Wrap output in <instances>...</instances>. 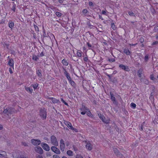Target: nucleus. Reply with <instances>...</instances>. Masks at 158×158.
<instances>
[{"label": "nucleus", "mask_w": 158, "mask_h": 158, "mask_svg": "<svg viewBox=\"0 0 158 158\" xmlns=\"http://www.w3.org/2000/svg\"><path fill=\"white\" fill-rule=\"evenodd\" d=\"M13 155L14 158H27L26 156L23 155L22 152L19 151L14 152Z\"/></svg>", "instance_id": "nucleus-1"}, {"label": "nucleus", "mask_w": 158, "mask_h": 158, "mask_svg": "<svg viewBox=\"0 0 158 158\" xmlns=\"http://www.w3.org/2000/svg\"><path fill=\"white\" fill-rule=\"evenodd\" d=\"M51 143L55 146H57L58 145V143L56 137L54 135H52L50 138Z\"/></svg>", "instance_id": "nucleus-2"}, {"label": "nucleus", "mask_w": 158, "mask_h": 158, "mask_svg": "<svg viewBox=\"0 0 158 158\" xmlns=\"http://www.w3.org/2000/svg\"><path fill=\"white\" fill-rule=\"evenodd\" d=\"M64 123L69 129L75 131L76 132H78L77 130L76 129L73 127L71 123L69 122L64 121Z\"/></svg>", "instance_id": "nucleus-3"}, {"label": "nucleus", "mask_w": 158, "mask_h": 158, "mask_svg": "<svg viewBox=\"0 0 158 158\" xmlns=\"http://www.w3.org/2000/svg\"><path fill=\"white\" fill-rule=\"evenodd\" d=\"M14 109L13 108H8L6 109L4 108L3 111V113L6 114L7 115H9L10 114H12L13 112H15Z\"/></svg>", "instance_id": "nucleus-4"}, {"label": "nucleus", "mask_w": 158, "mask_h": 158, "mask_svg": "<svg viewBox=\"0 0 158 158\" xmlns=\"http://www.w3.org/2000/svg\"><path fill=\"white\" fill-rule=\"evenodd\" d=\"M40 114L43 119L46 118L47 114L45 110L44 109H41Z\"/></svg>", "instance_id": "nucleus-5"}, {"label": "nucleus", "mask_w": 158, "mask_h": 158, "mask_svg": "<svg viewBox=\"0 0 158 158\" xmlns=\"http://www.w3.org/2000/svg\"><path fill=\"white\" fill-rule=\"evenodd\" d=\"M100 118L102 120V121L105 123H109L110 120L109 119H106L103 115L101 114H98Z\"/></svg>", "instance_id": "nucleus-6"}, {"label": "nucleus", "mask_w": 158, "mask_h": 158, "mask_svg": "<svg viewBox=\"0 0 158 158\" xmlns=\"http://www.w3.org/2000/svg\"><path fill=\"white\" fill-rule=\"evenodd\" d=\"M31 142L33 145L35 146L38 145L41 143V141L38 139H32Z\"/></svg>", "instance_id": "nucleus-7"}, {"label": "nucleus", "mask_w": 158, "mask_h": 158, "mask_svg": "<svg viewBox=\"0 0 158 158\" xmlns=\"http://www.w3.org/2000/svg\"><path fill=\"white\" fill-rule=\"evenodd\" d=\"M41 146L44 150L47 151H48L50 150L49 147L47 144L42 143H41Z\"/></svg>", "instance_id": "nucleus-8"}, {"label": "nucleus", "mask_w": 158, "mask_h": 158, "mask_svg": "<svg viewBox=\"0 0 158 158\" xmlns=\"http://www.w3.org/2000/svg\"><path fill=\"white\" fill-rule=\"evenodd\" d=\"M80 110L81 111V114L84 115L86 113V112L88 111V108L85 107L84 105H82Z\"/></svg>", "instance_id": "nucleus-9"}, {"label": "nucleus", "mask_w": 158, "mask_h": 158, "mask_svg": "<svg viewBox=\"0 0 158 158\" xmlns=\"http://www.w3.org/2000/svg\"><path fill=\"white\" fill-rule=\"evenodd\" d=\"M65 144L63 139H61L60 141V148L62 152H64V149Z\"/></svg>", "instance_id": "nucleus-10"}, {"label": "nucleus", "mask_w": 158, "mask_h": 158, "mask_svg": "<svg viewBox=\"0 0 158 158\" xmlns=\"http://www.w3.org/2000/svg\"><path fill=\"white\" fill-rule=\"evenodd\" d=\"M56 146H52L51 147V150L55 153L59 154L60 152L59 149L56 147Z\"/></svg>", "instance_id": "nucleus-11"}, {"label": "nucleus", "mask_w": 158, "mask_h": 158, "mask_svg": "<svg viewBox=\"0 0 158 158\" xmlns=\"http://www.w3.org/2000/svg\"><path fill=\"white\" fill-rule=\"evenodd\" d=\"M84 142L86 143L85 146L86 148L89 151L91 150L93 148L92 144L89 142L87 143H86L87 142L86 141H85Z\"/></svg>", "instance_id": "nucleus-12"}, {"label": "nucleus", "mask_w": 158, "mask_h": 158, "mask_svg": "<svg viewBox=\"0 0 158 158\" xmlns=\"http://www.w3.org/2000/svg\"><path fill=\"white\" fill-rule=\"evenodd\" d=\"M35 151L38 153L42 154L43 153V151L42 149L40 147L37 146L35 148Z\"/></svg>", "instance_id": "nucleus-13"}, {"label": "nucleus", "mask_w": 158, "mask_h": 158, "mask_svg": "<svg viewBox=\"0 0 158 158\" xmlns=\"http://www.w3.org/2000/svg\"><path fill=\"white\" fill-rule=\"evenodd\" d=\"M119 67L123 70H124L127 71H129L130 70V69L127 66H125L124 65L121 64L119 65Z\"/></svg>", "instance_id": "nucleus-14"}, {"label": "nucleus", "mask_w": 158, "mask_h": 158, "mask_svg": "<svg viewBox=\"0 0 158 158\" xmlns=\"http://www.w3.org/2000/svg\"><path fill=\"white\" fill-rule=\"evenodd\" d=\"M110 95L111 97V99L112 101L113 102V103L115 105H117L118 104V103L116 100L115 98L114 97V95L111 93L110 94Z\"/></svg>", "instance_id": "nucleus-15"}, {"label": "nucleus", "mask_w": 158, "mask_h": 158, "mask_svg": "<svg viewBox=\"0 0 158 158\" xmlns=\"http://www.w3.org/2000/svg\"><path fill=\"white\" fill-rule=\"evenodd\" d=\"M25 89L30 93H31L33 92V89L31 86L29 87H25Z\"/></svg>", "instance_id": "nucleus-16"}, {"label": "nucleus", "mask_w": 158, "mask_h": 158, "mask_svg": "<svg viewBox=\"0 0 158 158\" xmlns=\"http://www.w3.org/2000/svg\"><path fill=\"white\" fill-rule=\"evenodd\" d=\"M14 64L13 60L12 59H10L8 62V64L10 66L12 67L13 68Z\"/></svg>", "instance_id": "nucleus-17"}, {"label": "nucleus", "mask_w": 158, "mask_h": 158, "mask_svg": "<svg viewBox=\"0 0 158 158\" xmlns=\"http://www.w3.org/2000/svg\"><path fill=\"white\" fill-rule=\"evenodd\" d=\"M82 56V52L80 50L77 51V56L78 57H81Z\"/></svg>", "instance_id": "nucleus-18"}, {"label": "nucleus", "mask_w": 158, "mask_h": 158, "mask_svg": "<svg viewBox=\"0 0 158 158\" xmlns=\"http://www.w3.org/2000/svg\"><path fill=\"white\" fill-rule=\"evenodd\" d=\"M67 154L69 156H73V152L71 150H68L67 152Z\"/></svg>", "instance_id": "nucleus-19"}, {"label": "nucleus", "mask_w": 158, "mask_h": 158, "mask_svg": "<svg viewBox=\"0 0 158 158\" xmlns=\"http://www.w3.org/2000/svg\"><path fill=\"white\" fill-rule=\"evenodd\" d=\"M124 52L127 55H129L130 54V52L128 49H125L124 50Z\"/></svg>", "instance_id": "nucleus-20"}, {"label": "nucleus", "mask_w": 158, "mask_h": 158, "mask_svg": "<svg viewBox=\"0 0 158 158\" xmlns=\"http://www.w3.org/2000/svg\"><path fill=\"white\" fill-rule=\"evenodd\" d=\"M150 78L152 80L154 81L155 82H158V80H156V78H155L154 77L153 75H151Z\"/></svg>", "instance_id": "nucleus-21"}, {"label": "nucleus", "mask_w": 158, "mask_h": 158, "mask_svg": "<svg viewBox=\"0 0 158 158\" xmlns=\"http://www.w3.org/2000/svg\"><path fill=\"white\" fill-rule=\"evenodd\" d=\"M62 62L63 64L65 66H67L68 64V63L65 59H63Z\"/></svg>", "instance_id": "nucleus-22"}, {"label": "nucleus", "mask_w": 158, "mask_h": 158, "mask_svg": "<svg viewBox=\"0 0 158 158\" xmlns=\"http://www.w3.org/2000/svg\"><path fill=\"white\" fill-rule=\"evenodd\" d=\"M52 102L53 103H57L59 102V100L55 98H52Z\"/></svg>", "instance_id": "nucleus-23"}, {"label": "nucleus", "mask_w": 158, "mask_h": 158, "mask_svg": "<svg viewBox=\"0 0 158 158\" xmlns=\"http://www.w3.org/2000/svg\"><path fill=\"white\" fill-rule=\"evenodd\" d=\"M149 56V55L148 54H146L145 55L144 58V60L145 62H146L148 60Z\"/></svg>", "instance_id": "nucleus-24"}, {"label": "nucleus", "mask_w": 158, "mask_h": 158, "mask_svg": "<svg viewBox=\"0 0 158 158\" xmlns=\"http://www.w3.org/2000/svg\"><path fill=\"white\" fill-rule=\"evenodd\" d=\"M14 23L13 22H11L9 23V26L11 28H12L14 27Z\"/></svg>", "instance_id": "nucleus-25"}, {"label": "nucleus", "mask_w": 158, "mask_h": 158, "mask_svg": "<svg viewBox=\"0 0 158 158\" xmlns=\"http://www.w3.org/2000/svg\"><path fill=\"white\" fill-rule=\"evenodd\" d=\"M113 151L114 152V153L116 155H119V152L118 151V149L116 148H114Z\"/></svg>", "instance_id": "nucleus-26"}, {"label": "nucleus", "mask_w": 158, "mask_h": 158, "mask_svg": "<svg viewBox=\"0 0 158 158\" xmlns=\"http://www.w3.org/2000/svg\"><path fill=\"white\" fill-rule=\"evenodd\" d=\"M113 151L114 152V153L116 155H119V152L118 151V149L116 148H114Z\"/></svg>", "instance_id": "nucleus-27"}, {"label": "nucleus", "mask_w": 158, "mask_h": 158, "mask_svg": "<svg viewBox=\"0 0 158 158\" xmlns=\"http://www.w3.org/2000/svg\"><path fill=\"white\" fill-rule=\"evenodd\" d=\"M113 151L114 152V153L116 155H119V152L118 151V149L116 148H114Z\"/></svg>", "instance_id": "nucleus-28"}, {"label": "nucleus", "mask_w": 158, "mask_h": 158, "mask_svg": "<svg viewBox=\"0 0 158 158\" xmlns=\"http://www.w3.org/2000/svg\"><path fill=\"white\" fill-rule=\"evenodd\" d=\"M6 155V152L3 151H0V156H4Z\"/></svg>", "instance_id": "nucleus-29"}, {"label": "nucleus", "mask_w": 158, "mask_h": 158, "mask_svg": "<svg viewBox=\"0 0 158 158\" xmlns=\"http://www.w3.org/2000/svg\"><path fill=\"white\" fill-rule=\"evenodd\" d=\"M36 73L39 77L41 78L42 76L39 70H38L36 72Z\"/></svg>", "instance_id": "nucleus-30"}, {"label": "nucleus", "mask_w": 158, "mask_h": 158, "mask_svg": "<svg viewBox=\"0 0 158 158\" xmlns=\"http://www.w3.org/2000/svg\"><path fill=\"white\" fill-rule=\"evenodd\" d=\"M38 84L37 83L35 84H34L31 85V86H32V87L34 89H36L37 87L38 86Z\"/></svg>", "instance_id": "nucleus-31"}, {"label": "nucleus", "mask_w": 158, "mask_h": 158, "mask_svg": "<svg viewBox=\"0 0 158 158\" xmlns=\"http://www.w3.org/2000/svg\"><path fill=\"white\" fill-rule=\"evenodd\" d=\"M38 59V57L37 56L35 55H34L33 56L32 59L33 60L36 61Z\"/></svg>", "instance_id": "nucleus-32"}, {"label": "nucleus", "mask_w": 158, "mask_h": 158, "mask_svg": "<svg viewBox=\"0 0 158 158\" xmlns=\"http://www.w3.org/2000/svg\"><path fill=\"white\" fill-rule=\"evenodd\" d=\"M86 113H87V115L89 116V117H92V115L90 111L88 109V111L86 112Z\"/></svg>", "instance_id": "nucleus-33"}, {"label": "nucleus", "mask_w": 158, "mask_h": 158, "mask_svg": "<svg viewBox=\"0 0 158 158\" xmlns=\"http://www.w3.org/2000/svg\"><path fill=\"white\" fill-rule=\"evenodd\" d=\"M56 15L58 17H60L61 15V13L59 12H56Z\"/></svg>", "instance_id": "nucleus-34"}, {"label": "nucleus", "mask_w": 158, "mask_h": 158, "mask_svg": "<svg viewBox=\"0 0 158 158\" xmlns=\"http://www.w3.org/2000/svg\"><path fill=\"white\" fill-rule=\"evenodd\" d=\"M66 76L67 79H68V80L69 81H70V79H71V78L70 77L69 73Z\"/></svg>", "instance_id": "nucleus-35"}, {"label": "nucleus", "mask_w": 158, "mask_h": 158, "mask_svg": "<svg viewBox=\"0 0 158 158\" xmlns=\"http://www.w3.org/2000/svg\"><path fill=\"white\" fill-rule=\"evenodd\" d=\"M69 82L70 83V84L72 85H74L75 84L74 82L71 80V79H70V81H69Z\"/></svg>", "instance_id": "nucleus-36"}, {"label": "nucleus", "mask_w": 158, "mask_h": 158, "mask_svg": "<svg viewBox=\"0 0 158 158\" xmlns=\"http://www.w3.org/2000/svg\"><path fill=\"white\" fill-rule=\"evenodd\" d=\"M61 101L65 105H68V104L66 102H65L64 101L63 99L62 98H61Z\"/></svg>", "instance_id": "nucleus-37"}, {"label": "nucleus", "mask_w": 158, "mask_h": 158, "mask_svg": "<svg viewBox=\"0 0 158 158\" xmlns=\"http://www.w3.org/2000/svg\"><path fill=\"white\" fill-rule=\"evenodd\" d=\"M128 14L130 16H133L134 15V14L132 12L130 11L128 12Z\"/></svg>", "instance_id": "nucleus-38"}, {"label": "nucleus", "mask_w": 158, "mask_h": 158, "mask_svg": "<svg viewBox=\"0 0 158 158\" xmlns=\"http://www.w3.org/2000/svg\"><path fill=\"white\" fill-rule=\"evenodd\" d=\"M111 27L113 30H114L115 29V26L114 23L111 24Z\"/></svg>", "instance_id": "nucleus-39"}, {"label": "nucleus", "mask_w": 158, "mask_h": 158, "mask_svg": "<svg viewBox=\"0 0 158 158\" xmlns=\"http://www.w3.org/2000/svg\"><path fill=\"white\" fill-rule=\"evenodd\" d=\"M131 106L134 108H135L136 107V105L134 103H131Z\"/></svg>", "instance_id": "nucleus-40"}, {"label": "nucleus", "mask_w": 158, "mask_h": 158, "mask_svg": "<svg viewBox=\"0 0 158 158\" xmlns=\"http://www.w3.org/2000/svg\"><path fill=\"white\" fill-rule=\"evenodd\" d=\"M88 12L87 10L86 9H84L82 11V12L84 14H86Z\"/></svg>", "instance_id": "nucleus-41"}, {"label": "nucleus", "mask_w": 158, "mask_h": 158, "mask_svg": "<svg viewBox=\"0 0 158 158\" xmlns=\"http://www.w3.org/2000/svg\"><path fill=\"white\" fill-rule=\"evenodd\" d=\"M53 158H60L58 155H54L53 156Z\"/></svg>", "instance_id": "nucleus-42"}, {"label": "nucleus", "mask_w": 158, "mask_h": 158, "mask_svg": "<svg viewBox=\"0 0 158 158\" xmlns=\"http://www.w3.org/2000/svg\"><path fill=\"white\" fill-rule=\"evenodd\" d=\"M154 31H158V26H157L155 27Z\"/></svg>", "instance_id": "nucleus-43"}, {"label": "nucleus", "mask_w": 158, "mask_h": 158, "mask_svg": "<svg viewBox=\"0 0 158 158\" xmlns=\"http://www.w3.org/2000/svg\"><path fill=\"white\" fill-rule=\"evenodd\" d=\"M87 44L89 48V49H91V47H92L91 45L89 43H87Z\"/></svg>", "instance_id": "nucleus-44"}, {"label": "nucleus", "mask_w": 158, "mask_h": 158, "mask_svg": "<svg viewBox=\"0 0 158 158\" xmlns=\"http://www.w3.org/2000/svg\"><path fill=\"white\" fill-rule=\"evenodd\" d=\"M76 158H83V157L80 155H77L76 156Z\"/></svg>", "instance_id": "nucleus-45"}, {"label": "nucleus", "mask_w": 158, "mask_h": 158, "mask_svg": "<svg viewBox=\"0 0 158 158\" xmlns=\"http://www.w3.org/2000/svg\"><path fill=\"white\" fill-rule=\"evenodd\" d=\"M140 42L143 43L144 41V39L143 37H141L139 39Z\"/></svg>", "instance_id": "nucleus-46"}, {"label": "nucleus", "mask_w": 158, "mask_h": 158, "mask_svg": "<svg viewBox=\"0 0 158 158\" xmlns=\"http://www.w3.org/2000/svg\"><path fill=\"white\" fill-rule=\"evenodd\" d=\"M158 44V41H155V42H153L152 43V45H154L156 44Z\"/></svg>", "instance_id": "nucleus-47"}, {"label": "nucleus", "mask_w": 158, "mask_h": 158, "mask_svg": "<svg viewBox=\"0 0 158 158\" xmlns=\"http://www.w3.org/2000/svg\"><path fill=\"white\" fill-rule=\"evenodd\" d=\"M102 13L103 15H107L106 14V11L105 10H102Z\"/></svg>", "instance_id": "nucleus-48"}, {"label": "nucleus", "mask_w": 158, "mask_h": 158, "mask_svg": "<svg viewBox=\"0 0 158 158\" xmlns=\"http://www.w3.org/2000/svg\"><path fill=\"white\" fill-rule=\"evenodd\" d=\"M84 60L85 62L87 61L88 60V58L87 57H85L84 58Z\"/></svg>", "instance_id": "nucleus-49"}, {"label": "nucleus", "mask_w": 158, "mask_h": 158, "mask_svg": "<svg viewBox=\"0 0 158 158\" xmlns=\"http://www.w3.org/2000/svg\"><path fill=\"white\" fill-rule=\"evenodd\" d=\"M36 158H43V157L41 155H38L36 156Z\"/></svg>", "instance_id": "nucleus-50"}, {"label": "nucleus", "mask_w": 158, "mask_h": 158, "mask_svg": "<svg viewBox=\"0 0 158 158\" xmlns=\"http://www.w3.org/2000/svg\"><path fill=\"white\" fill-rule=\"evenodd\" d=\"M12 10L14 11L15 10V6H13L12 8Z\"/></svg>", "instance_id": "nucleus-51"}, {"label": "nucleus", "mask_w": 158, "mask_h": 158, "mask_svg": "<svg viewBox=\"0 0 158 158\" xmlns=\"http://www.w3.org/2000/svg\"><path fill=\"white\" fill-rule=\"evenodd\" d=\"M64 73L65 76H66L67 75L69 74V73H67V71H66V70L65 69H64Z\"/></svg>", "instance_id": "nucleus-52"}, {"label": "nucleus", "mask_w": 158, "mask_h": 158, "mask_svg": "<svg viewBox=\"0 0 158 158\" xmlns=\"http://www.w3.org/2000/svg\"><path fill=\"white\" fill-rule=\"evenodd\" d=\"M22 144L25 146H27L28 145L25 142H23Z\"/></svg>", "instance_id": "nucleus-53"}, {"label": "nucleus", "mask_w": 158, "mask_h": 158, "mask_svg": "<svg viewBox=\"0 0 158 158\" xmlns=\"http://www.w3.org/2000/svg\"><path fill=\"white\" fill-rule=\"evenodd\" d=\"M9 71L10 72V73H13V72L11 68H9Z\"/></svg>", "instance_id": "nucleus-54"}, {"label": "nucleus", "mask_w": 158, "mask_h": 158, "mask_svg": "<svg viewBox=\"0 0 158 158\" xmlns=\"http://www.w3.org/2000/svg\"><path fill=\"white\" fill-rule=\"evenodd\" d=\"M70 144L69 142H67L66 143V146H69Z\"/></svg>", "instance_id": "nucleus-55"}, {"label": "nucleus", "mask_w": 158, "mask_h": 158, "mask_svg": "<svg viewBox=\"0 0 158 158\" xmlns=\"http://www.w3.org/2000/svg\"><path fill=\"white\" fill-rule=\"evenodd\" d=\"M89 5L90 6H92L93 5V3L92 2H89Z\"/></svg>", "instance_id": "nucleus-56"}, {"label": "nucleus", "mask_w": 158, "mask_h": 158, "mask_svg": "<svg viewBox=\"0 0 158 158\" xmlns=\"http://www.w3.org/2000/svg\"><path fill=\"white\" fill-rule=\"evenodd\" d=\"M99 19H101L102 20L103 19V18L102 17V16L100 15L99 16Z\"/></svg>", "instance_id": "nucleus-57"}, {"label": "nucleus", "mask_w": 158, "mask_h": 158, "mask_svg": "<svg viewBox=\"0 0 158 158\" xmlns=\"http://www.w3.org/2000/svg\"><path fill=\"white\" fill-rule=\"evenodd\" d=\"M2 128V126L0 124V130H1Z\"/></svg>", "instance_id": "nucleus-58"}, {"label": "nucleus", "mask_w": 158, "mask_h": 158, "mask_svg": "<svg viewBox=\"0 0 158 158\" xmlns=\"http://www.w3.org/2000/svg\"><path fill=\"white\" fill-rule=\"evenodd\" d=\"M109 61H110L113 62V61H114V59H113V60H110Z\"/></svg>", "instance_id": "nucleus-59"}, {"label": "nucleus", "mask_w": 158, "mask_h": 158, "mask_svg": "<svg viewBox=\"0 0 158 158\" xmlns=\"http://www.w3.org/2000/svg\"><path fill=\"white\" fill-rule=\"evenodd\" d=\"M59 2L60 3H61L62 2V0H59Z\"/></svg>", "instance_id": "nucleus-60"}, {"label": "nucleus", "mask_w": 158, "mask_h": 158, "mask_svg": "<svg viewBox=\"0 0 158 158\" xmlns=\"http://www.w3.org/2000/svg\"><path fill=\"white\" fill-rule=\"evenodd\" d=\"M136 45V44H130V45L131 46H135Z\"/></svg>", "instance_id": "nucleus-61"}, {"label": "nucleus", "mask_w": 158, "mask_h": 158, "mask_svg": "<svg viewBox=\"0 0 158 158\" xmlns=\"http://www.w3.org/2000/svg\"><path fill=\"white\" fill-rule=\"evenodd\" d=\"M156 38L158 39V35H157L156 36Z\"/></svg>", "instance_id": "nucleus-62"}, {"label": "nucleus", "mask_w": 158, "mask_h": 158, "mask_svg": "<svg viewBox=\"0 0 158 158\" xmlns=\"http://www.w3.org/2000/svg\"><path fill=\"white\" fill-rule=\"evenodd\" d=\"M74 150L75 151H76L77 150V149H76V148H74Z\"/></svg>", "instance_id": "nucleus-63"}, {"label": "nucleus", "mask_w": 158, "mask_h": 158, "mask_svg": "<svg viewBox=\"0 0 158 158\" xmlns=\"http://www.w3.org/2000/svg\"><path fill=\"white\" fill-rule=\"evenodd\" d=\"M62 158H67L65 156H63Z\"/></svg>", "instance_id": "nucleus-64"}]
</instances>
